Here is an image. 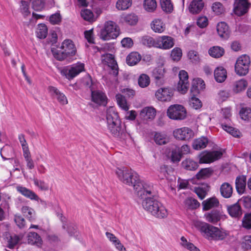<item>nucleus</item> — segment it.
<instances>
[{
	"label": "nucleus",
	"instance_id": "f257e3e1",
	"mask_svg": "<svg viewBox=\"0 0 251 251\" xmlns=\"http://www.w3.org/2000/svg\"><path fill=\"white\" fill-rule=\"evenodd\" d=\"M116 173L122 182L133 187L137 196L143 197L144 192H146L147 194L153 193V185L141 182L138 175L132 170L125 167L117 168Z\"/></svg>",
	"mask_w": 251,
	"mask_h": 251
},
{
	"label": "nucleus",
	"instance_id": "f03ea898",
	"mask_svg": "<svg viewBox=\"0 0 251 251\" xmlns=\"http://www.w3.org/2000/svg\"><path fill=\"white\" fill-rule=\"evenodd\" d=\"M116 173L122 182L133 187L137 196L143 197L144 192H146L147 194L153 193V185L141 182L138 175L132 170L125 167L117 168Z\"/></svg>",
	"mask_w": 251,
	"mask_h": 251
},
{
	"label": "nucleus",
	"instance_id": "7ed1b4c3",
	"mask_svg": "<svg viewBox=\"0 0 251 251\" xmlns=\"http://www.w3.org/2000/svg\"><path fill=\"white\" fill-rule=\"evenodd\" d=\"M194 226L202 237L209 240H222L227 235L225 231L204 222L195 221Z\"/></svg>",
	"mask_w": 251,
	"mask_h": 251
},
{
	"label": "nucleus",
	"instance_id": "20e7f679",
	"mask_svg": "<svg viewBox=\"0 0 251 251\" xmlns=\"http://www.w3.org/2000/svg\"><path fill=\"white\" fill-rule=\"evenodd\" d=\"M106 120L109 132L114 136H119L122 130L121 121L115 107H110L107 109Z\"/></svg>",
	"mask_w": 251,
	"mask_h": 251
},
{
	"label": "nucleus",
	"instance_id": "39448f33",
	"mask_svg": "<svg viewBox=\"0 0 251 251\" xmlns=\"http://www.w3.org/2000/svg\"><path fill=\"white\" fill-rule=\"evenodd\" d=\"M61 50H52L54 57L59 61H62L75 56L77 52L76 48L73 41L70 39L64 40L60 47Z\"/></svg>",
	"mask_w": 251,
	"mask_h": 251
},
{
	"label": "nucleus",
	"instance_id": "423d86ee",
	"mask_svg": "<svg viewBox=\"0 0 251 251\" xmlns=\"http://www.w3.org/2000/svg\"><path fill=\"white\" fill-rule=\"evenodd\" d=\"M119 35V29L116 23L109 21L106 22L99 33L100 38L103 40H109L116 38Z\"/></svg>",
	"mask_w": 251,
	"mask_h": 251
},
{
	"label": "nucleus",
	"instance_id": "0eeeda50",
	"mask_svg": "<svg viewBox=\"0 0 251 251\" xmlns=\"http://www.w3.org/2000/svg\"><path fill=\"white\" fill-rule=\"evenodd\" d=\"M223 118L221 119L220 124L222 128L235 137H239L241 135L240 132L230 126L231 116V108L226 107L222 109Z\"/></svg>",
	"mask_w": 251,
	"mask_h": 251
},
{
	"label": "nucleus",
	"instance_id": "6e6552de",
	"mask_svg": "<svg viewBox=\"0 0 251 251\" xmlns=\"http://www.w3.org/2000/svg\"><path fill=\"white\" fill-rule=\"evenodd\" d=\"M85 71V65L81 62L64 67L61 71L62 75L69 80L73 79Z\"/></svg>",
	"mask_w": 251,
	"mask_h": 251
},
{
	"label": "nucleus",
	"instance_id": "1a4fd4ad",
	"mask_svg": "<svg viewBox=\"0 0 251 251\" xmlns=\"http://www.w3.org/2000/svg\"><path fill=\"white\" fill-rule=\"evenodd\" d=\"M167 115L170 119L180 121L184 120L186 118L187 111L183 105L174 104L168 107Z\"/></svg>",
	"mask_w": 251,
	"mask_h": 251
},
{
	"label": "nucleus",
	"instance_id": "9d476101",
	"mask_svg": "<svg viewBox=\"0 0 251 251\" xmlns=\"http://www.w3.org/2000/svg\"><path fill=\"white\" fill-rule=\"evenodd\" d=\"M251 63L250 57L244 54L240 56L236 60L235 65V71L239 76H245L249 72Z\"/></svg>",
	"mask_w": 251,
	"mask_h": 251
},
{
	"label": "nucleus",
	"instance_id": "9b49d317",
	"mask_svg": "<svg viewBox=\"0 0 251 251\" xmlns=\"http://www.w3.org/2000/svg\"><path fill=\"white\" fill-rule=\"evenodd\" d=\"M223 154L221 150L212 151H204L201 152L199 156V163L200 164H209L220 159Z\"/></svg>",
	"mask_w": 251,
	"mask_h": 251
},
{
	"label": "nucleus",
	"instance_id": "f8f14e48",
	"mask_svg": "<svg viewBox=\"0 0 251 251\" xmlns=\"http://www.w3.org/2000/svg\"><path fill=\"white\" fill-rule=\"evenodd\" d=\"M153 193L152 194H147L144 192V195L143 197L138 196L141 199H143L142 206L143 208L150 213L155 212L153 209H155V204H156L158 201L156 200L154 196L155 195V191L153 188Z\"/></svg>",
	"mask_w": 251,
	"mask_h": 251
},
{
	"label": "nucleus",
	"instance_id": "ddd939ff",
	"mask_svg": "<svg viewBox=\"0 0 251 251\" xmlns=\"http://www.w3.org/2000/svg\"><path fill=\"white\" fill-rule=\"evenodd\" d=\"M174 137L179 140H188L194 136V131L188 127H183L175 129L173 131Z\"/></svg>",
	"mask_w": 251,
	"mask_h": 251
},
{
	"label": "nucleus",
	"instance_id": "4468645a",
	"mask_svg": "<svg viewBox=\"0 0 251 251\" xmlns=\"http://www.w3.org/2000/svg\"><path fill=\"white\" fill-rule=\"evenodd\" d=\"M204 217L207 222L216 224L221 220H225L226 218V216L222 211L216 209L206 213L204 215Z\"/></svg>",
	"mask_w": 251,
	"mask_h": 251
},
{
	"label": "nucleus",
	"instance_id": "2eb2a0df",
	"mask_svg": "<svg viewBox=\"0 0 251 251\" xmlns=\"http://www.w3.org/2000/svg\"><path fill=\"white\" fill-rule=\"evenodd\" d=\"M101 59L102 63L107 65L112 71V74L116 76L118 74V66L113 55L110 53H107L102 55Z\"/></svg>",
	"mask_w": 251,
	"mask_h": 251
},
{
	"label": "nucleus",
	"instance_id": "dca6fc26",
	"mask_svg": "<svg viewBox=\"0 0 251 251\" xmlns=\"http://www.w3.org/2000/svg\"><path fill=\"white\" fill-rule=\"evenodd\" d=\"M179 80L177 86V90L182 94H185L189 88L188 75L184 70H181L179 73Z\"/></svg>",
	"mask_w": 251,
	"mask_h": 251
},
{
	"label": "nucleus",
	"instance_id": "f3484780",
	"mask_svg": "<svg viewBox=\"0 0 251 251\" xmlns=\"http://www.w3.org/2000/svg\"><path fill=\"white\" fill-rule=\"evenodd\" d=\"M174 39L171 36H161L156 38L157 48L169 50L174 45Z\"/></svg>",
	"mask_w": 251,
	"mask_h": 251
},
{
	"label": "nucleus",
	"instance_id": "a211bd4d",
	"mask_svg": "<svg viewBox=\"0 0 251 251\" xmlns=\"http://www.w3.org/2000/svg\"><path fill=\"white\" fill-rule=\"evenodd\" d=\"M249 8V3L247 0H235L234 11L237 16L244 15L248 11Z\"/></svg>",
	"mask_w": 251,
	"mask_h": 251
},
{
	"label": "nucleus",
	"instance_id": "6ab92c4d",
	"mask_svg": "<svg viewBox=\"0 0 251 251\" xmlns=\"http://www.w3.org/2000/svg\"><path fill=\"white\" fill-rule=\"evenodd\" d=\"M173 96V90L169 88H161L157 90L155 97L162 101H170Z\"/></svg>",
	"mask_w": 251,
	"mask_h": 251
},
{
	"label": "nucleus",
	"instance_id": "aec40b11",
	"mask_svg": "<svg viewBox=\"0 0 251 251\" xmlns=\"http://www.w3.org/2000/svg\"><path fill=\"white\" fill-rule=\"evenodd\" d=\"M91 99L92 101L100 105H105L107 103L106 95L100 90L91 91Z\"/></svg>",
	"mask_w": 251,
	"mask_h": 251
},
{
	"label": "nucleus",
	"instance_id": "412c9836",
	"mask_svg": "<svg viewBox=\"0 0 251 251\" xmlns=\"http://www.w3.org/2000/svg\"><path fill=\"white\" fill-rule=\"evenodd\" d=\"M50 95L57 99L58 101L62 105H66L68 103V100L65 95L61 92L57 88L53 86H50L48 88Z\"/></svg>",
	"mask_w": 251,
	"mask_h": 251
},
{
	"label": "nucleus",
	"instance_id": "4be33fe9",
	"mask_svg": "<svg viewBox=\"0 0 251 251\" xmlns=\"http://www.w3.org/2000/svg\"><path fill=\"white\" fill-rule=\"evenodd\" d=\"M248 86V81L245 78H241L233 82L231 89L234 94H239L244 92Z\"/></svg>",
	"mask_w": 251,
	"mask_h": 251
},
{
	"label": "nucleus",
	"instance_id": "5701e85b",
	"mask_svg": "<svg viewBox=\"0 0 251 251\" xmlns=\"http://www.w3.org/2000/svg\"><path fill=\"white\" fill-rule=\"evenodd\" d=\"M165 70L163 68L154 69L152 72V76L157 85H162L165 82Z\"/></svg>",
	"mask_w": 251,
	"mask_h": 251
},
{
	"label": "nucleus",
	"instance_id": "b1692460",
	"mask_svg": "<svg viewBox=\"0 0 251 251\" xmlns=\"http://www.w3.org/2000/svg\"><path fill=\"white\" fill-rule=\"evenodd\" d=\"M156 115V110L152 107H146L140 113V117L144 120H152Z\"/></svg>",
	"mask_w": 251,
	"mask_h": 251
},
{
	"label": "nucleus",
	"instance_id": "393cba45",
	"mask_svg": "<svg viewBox=\"0 0 251 251\" xmlns=\"http://www.w3.org/2000/svg\"><path fill=\"white\" fill-rule=\"evenodd\" d=\"M17 191L27 198L31 200L38 201L39 199V197L32 191L22 186H17L16 187Z\"/></svg>",
	"mask_w": 251,
	"mask_h": 251
},
{
	"label": "nucleus",
	"instance_id": "a878e982",
	"mask_svg": "<svg viewBox=\"0 0 251 251\" xmlns=\"http://www.w3.org/2000/svg\"><path fill=\"white\" fill-rule=\"evenodd\" d=\"M205 88L204 81L200 78H194L192 82L191 91L194 95L198 94L200 91Z\"/></svg>",
	"mask_w": 251,
	"mask_h": 251
},
{
	"label": "nucleus",
	"instance_id": "bb28decb",
	"mask_svg": "<svg viewBox=\"0 0 251 251\" xmlns=\"http://www.w3.org/2000/svg\"><path fill=\"white\" fill-rule=\"evenodd\" d=\"M155 214L153 213H151V214L154 217L158 218H164L167 216L168 211L166 207L159 201L157 202L156 204H155Z\"/></svg>",
	"mask_w": 251,
	"mask_h": 251
},
{
	"label": "nucleus",
	"instance_id": "cd10ccee",
	"mask_svg": "<svg viewBox=\"0 0 251 251\" xmlns=\"http://www.w3.org/2000/svg\"><path fill=\"white\" fill-rule=\"evenodd\" d=\"M204 6V2L202 0H193L189 6V12L193 14L200 13Z\"/></svg>",
	"mask_w": 251,
	"mask_h": 251
},
{
	"label": "nucleus",
	"instance_id": "c85d7f7f",
	"mask_svg": "<svg viewBox=\"0 0 251 251\" xmlns=\"http://www.w3.org/2000/svg\"><path fill=\"white\" fill-rule=\"evenodd\" d=\"M227 210L229 215L232 218H239L242 214L241 207L237 203L227 206Z\"/></svg>",
	"mask_w": 251,
	"mask_h": 251
},
{
	"label": "nucleus",
	"instance_id": "c756f323",
	"mask_svg": "<svg viewBox=\"0 0 251 251\" xmlns=\"http://www.w3.org/2000/svg\"><path fill=\"white\" fill-rule=\"evenodd\" d=\"M217 30L219 35L222 38L227 39L229 36L228 26L225 22H220L217 25Z\"/></svg>",
	"mask_w": 251,
	"mask_h": 251
},
{
	"label": "nucleus",
	"instance_id": "7c9ffc66",
	"mask_svg": "<svg viewBox=\"0 0 251 251\" xmlns=\"http://www.w3.org/2000/svg\"><path fill=\"white\" fill-rule=\"evenodd\" d=\"M220 192L223 197L228 199L232 196L233 188L229 183L224 182L220 186Z\"/></svg>",
	"mask_w": 251,
	"mask_h": 251
},
{
	"label": "nucleus",
	"instance_id": "2f4dec72",
	"mask_svg": "<svg viewBox=\"0 0 251 251\" xmlns=\"http://www.w3.org/2000/svg\"><path fill=\"white\" fill-rule=\"evenodd\" d=\"M154 141L157 145H165L169 142L170 138L165 132H157L154 134Z\"/></svg>",
	"mask_w": 251,
	"mask_h": 251
},
{
	"label": "nucleus",
	"instance_id": "473e14b6",
	"mask_svg": "<svg viewBox=\"0 0 251 251\" xmlns=\"http://www.w3.org/2000/svg\"><path fill=\"white\" fill-rule=\"evenodd\" d=\"M151 28L153 31L157 33H162L166 29L165 24L160 19H155L151 24Z\"/></svg>",
	"mask_w": 251,
	"mask_h": 251
},
{
	"label": "nucleus",
	"instance_id": "72a5a7b5",
	"mask_svg": "<svg viewBox=\"0 0 251 251\" xmlns=\"http://www.w3.org/2000/svg\"><path fill=\"white\" fill-rule=\"evenodd\" d=\"M214 77L218 82H224L227 77L226 70L222 67H217L214 71Z\"/></svg>",
	"mask_w": 251,
	"mask_h": 251
},
{
	"label": "nucleus",
	"instance_id": "f704fd0d",
	"mask_svg": "<svg viewBox=\"0 0 251 251\" xmlns=\"http://www.w3.org/2000/svg\"><path fill=\"white\" fill-rule=\"evenodd\" d=\"M27 242L29 244L40 246L42 244L41 237L36 233L30 232L27 236Z\"/></svg>",
	"mask_w": 251,
	"mask_h": 251
},
{
	"label": "nucleus",
	"instance_id": "c9c22d12",
	"mask_svg": "<svg viewBox=\"0 0 251 251\" xmlns=\"http://www.w3.org/2000/svg\"><path fill=\"white\" fill-rule=\"evenodd\" d=\"M21 212L24 216L29 221L32 222L35 220L36 213L33 208L28 206H23L21 208Z\"/></svg>",
	"mask_w": 251,
	"mask_h": 251
},
{
	"label": "nucleus",
	"instance_id": "e433bc0d",
	"mask_svg": "<svg viewBox=\"0 0 251 251\" xmlns=\"http://www.w3.org/2000/svg\"><path fill=\"white\" fill-rule=\"evenodd\" d=\"M219 204V200L215 197L208 199L202 202L203 209L204 210H208L211 208L218 207Z\"/></svg>",
	"mask_w": 251,
	"mask_h": 251
},
{
	"label": "nucleus",
	"instance_id": "4c0bfd02",
	"mask_svg": "<svg viewBox=\"0 0 251 251\" xmlns=\"http://www.w3.org/2000/svg\"><path fill=\"white\" fill-rule=\"evenodd\" d=\"M236 189L239 194H243L246 186V177L245 176H238L235 180Z\"/></svg>",
	"mask_w": 251,
	"mask_h": 251
},
{
	"label": "nucleus",
	"instance_id": "58836bf2",
	"mask_svg": "<svg viewBox=\"0 0 251 251\" xmlns=\"http://www.w3.org/2000/svg\"><path fill=\"white\" fill-rule=\"evenodd\" d=\"M208 139L202 136L195 139L192 144V147L196 150H200L205 148L208 144Z\"/></svg>",
	"mask_w": 251,
	"mask_h": 251
},
{
	"label": "nucleus",
	"instance_id": "ea45409f",
	"mask_svg": "<svg viewBox=\"0 0 251 251\" xmlns=\"http://www.w3.org/2000/svg\"><path fill=\"white\" fill-rule=\"evenodd\" d=\"M141 59V55L137 52H132L126 57V61L129 66L136 65Z\"/></svg>",
	"mask_w": 251,
	"mask_h": 251
},
{
	"label": "nucleus",
	"instance_id": "a19ab883",
	"mask_svg": "<svg viewBox=\"0 0 251 251\" xmlns=\"http://www.w3.org/2000/svg\"><path fill=\"white\" fill-rule=\"evenodd\" d=\"M116 100L118 106L123 110L127 111L129 109V105L124 96L120 94L116 95Z\"/></svg>",
	"mask_w": 251,
	"mask_h": 251
},
{
	"label": "nucleus",
	"instance_id": "79ce46f5",
	"mask_svg": "<svg viewBox=\"0 0 251 251\" xmlns=\"http://www.w3.org/2000/svg\"><path fill=\"white\" fill-rule=\"evenodd\" d=\"M141 43L144 45L147 46L148 47H154L157 48L156 39H153L152 37L145 36L141 38Z\"/></svg>",
	"mask_w": 251,
	"mask_h": 251
},
{
	"label": "nucleus",
	"instance_id": "37998d69",
	"mask_svg": "<svg viewBox=\"0 0 251 251\" xmlns=\"http://www.w3.org/2000/svg\"><path fill=\"white\" fill-rule=\"evenodd\" d=\"M208 53L209 55L213 57L219 58L224 54V50L220 47L215 46L211 48L209 50Z\"/></svg>",
	"mask_w": 251,
	"mask_h": 251
},
{
	"label": "nucleus",
	"instance_id": "c03bdc74",
	"mask_svg": "<svg viewBox=\"0 0 251 251\" xmlns=\"http://www.w3.org/2000/svg\"><path fill=\"white\" fill-rule=\"evenodd\" d=\"M138 83L141 88L147 87L150 84V78L147 74H142L139 76Z\"/></svg>",
	"mask_w": 251,
	"mask_h": 251
},
{
	"label": "nucleus",
	"instance_id": "a18cd8bd",
	"mask_svg": "<svg viewBox=\"0 0 251 251\" xmlns=\"http://www.w3.org/2000/svg\"><path fill=\"white\" fill-rule=\"evenodd\" d=\"M211 9L213 13L217 15H221L225 12V8L220 2H214L211 6Z\"/></svg>",
	"mask_w": 251,
	"mask_h": 251
},
{
	"label": "nucleus",
	"instance_id": "49530a36",
	"mask_svg": "<svg viewBox=\"0 0 251 251\" xmlns=\"http://www.w3.org/2000/svg\"><path fill=\"white\" fill-rule=\"evenodd\" d=\"M183 166L185 169L189 171H194L198 167L197 162L192 160L191 159H186L182 162Z\"/></svg>",
	"mask_w": 251,
	"mask_h": 251
},
{
	"label": "nucleus",
	"instance_id": "de8ad7c7",
	"mask_svg": "<svg viewBox=\"0 0 251 251\" xmlns=\"http://www.w3.org/2000/svg\"><path fill=\"white\" fill-rule=\"evenodd\" d=\"M47 34L48 28L47 26L43 24L38 25L36 31L37 37L40 39H44L46 37Z\"/></svg>",
	"mask_w": 251,
	"mask_h": 251
},
{
	"label": "nucleus",
	"instance_id": "09e8293b",
	"mask_svg": "<svg viewBox=\"0 0 251 251\" xmlns=\"http://www.w3.org/2000/svg\"><path fill=\"white\" fill-rule=\"evenodd\" d=\"M143 6L148 12L154 11L157 7V3L155 0H144Z\"/></svg>",
	"mask_w": 251,
	"mask_h": 251
},
{
	"label": "nucleus",
	"instance_id": "8fccbe9b",
	"mask_svg": "<svg viewBox=\"0 0 251 251\" xmlns=\"http://www.w3.org/2000/svg\"><path fill=\"white\" fill-rule=\"evenodd\" d=\"M80 15L81 17L86 21L90 22L94 21V14L90 9L84 8L81 10Z\"/></svg>",
	"mask_w": 251,
	"mask_h": 251
},
{
	"label": "nucleus",
	"instance_id": "3c124183",
	"mask_svg": "<svg viewBox=\"0 0 251 251\" xmlns=\"http://www.w3.org/2000/svg\"><path fill=\"white\" fill-rule=\"evenodd\" d=\"M132 4V0H118L116 8L118 10H125L127 9Z\"/></svg>",
	"mask_w": 251,
	"mask_h": 251
},
{
	"label": "nucleus",
	"instance_id": "603ef678",
	"mask_svg": "<svg viewBox=\"0 0 251 251\" xmlns=\"http://www.w3.org/2000/svg\"><path fill=\"white\" fill-rule=\"evenodd\" d=\"M180 240V245L184 248L190 250V251H200V250L195 246L193 244L188 242L187 239L184 236H182L181 237Z\"/></svg>",
	"mask_w": 251,
	"mask_h": 251
},
{
	"label": "nucleus",
	"instance_id": "864d4df0",
	"mask_svg": "<svg viewBox=\"0 0 251 251\" xmlns=\"http://www.w3.org/2000/svg\"><path fill=\"white\" fill-rule=\"evenodd\" d=\"M239 114L242 119L245 121L251 120V108L243 107L240 110Z\"/></svg>",
	"mask_w": 251,
	"mask_h": 251
},
{
	"label": "nucleus",
	"instance_id": "5fc2aeb1",
	"mask_svg": "<svg viewBox=\"0 0 251 251\" xmlns=\"http://www.w3.org/2000/svg\"><path fill=\"white\" fill-rule=\"evenodd\" d=\"M181 157L182 155L179 148L176 147L175 149L172 150L171 154V159L173 162H179Z\"/></svg>",
	"mask_w": 251,
	"mask_h": 251
},
{
	"label": "nucleus",
	"instance_id": "6e6d98bb",
	"mask_svg": "<svg viewBox=\"0 0 251 251\" xmlns=\"http://www.w3.org/2000/svg\"><path fill=\"white\" fill-rule=\"evenodd\" d=\"M160 4L162 10L167 13H171L173 10L171 0H160Z\"/></svg>",
	"mask_w": 251,
	"mask_h": 251
},
{
	"label": "nucleus",
	"instance_id": "4d7b16f0",
	"mask_svg": "<svg viewBox=\"0 0 251 251\" xmlns=\"http://www.w3.org/2000/svg\"><path fill=\"white\" fill-rule=\"evenodd\" d=\"M242 226L247 230L251 229V212L245 214L242 220Z\"/></svg>",
	"mask_w": 251,
	"mask_h": 251
},
{
	"label": "nucleus",
	"instance_id": "13d9d810",
	"mask_svg": "<svg viewBox=\"0 0 251 251\" xmlns=\"http://www.w3.org/2000/svg\"><path fill=\"white\" fill-rule=\"evenodd\" d=\"M34 185L37 187L41 191H46L49 189V185L44 181L34 178L33 179Z\"/></svg>",
	"mask_w": 251,
	"mask_h": 251
},
{
	"label": "nucleus",
	"instance_id": "bf43d9fd",
	"mask_svg": "<svg viewBox=\"0 0 251 251\" xmlns=\"http://www.w3.org/2000/svg\"><path fill=\"white\" fill-rule=\"evenodd\" d=\"M81 84L86 88H90L92 91L93 88V82L91 77L89 75L84 76L81 80Z\"/></svg>",
	"mask_w": 251,
	"mask_h": 251
},
{
	"label": "nucleus",
	"instance_id": "052dcab7",
	"mask_svg": "<svg viewBox=\"0 0 251 251\" xmlns=\"http://www.w3.org/2000/svg\"><path fill=\"white\" fill-rule=\"evenodd\" d=\"M29 9V3L25 1H22L21 4L20 5V10L25 17L30 15V12Z\"/></svg>",
	"mask_w": 251,
	"mask_h": 251
},
{
	"label": "nucleus",
	"instance_id": "680f3d73",
	"mask_svg": "<svg viewBox=\"0 0 251 251\" xmlns=\"http://www.w3.org/2000/svg\"><path fill=\"white\" fill-rule=\"evenodd\" d=\"M212 173V171L209 168L202 169L197 174L198 179H203L209 177Z\"/></svg>",
	"mask_w": 251,
	"mask_h": 251
},
{
	"label": "nucleus",
	"instance_id": "e2e57ef3",
	"mask_svg": "<svg viewBox=\"0 0 251 251\" xmlns=\"http://www.w3.org/2000/svg\"><path fill=\"white\" fill-rule=\"evenodd\" d=\"M18 139L22 147L23 154L30 152L25 135L22 134H20Z\"/></svg>",
	"mask_w": 251,
	"mask_h": 251
},
{
	"label": "nucleus",
	"instance_id": "0e129e2a",
	"mask_svg": "<svg viewBox=\"0 0 251 251\" xmlns=\"http://www.w3.org/2000/svg\"><path fill=\"white\" fill-rule=\"evenodd\" d=\"M182 55V52L181 49L179 48H175L171 52V57L174 61L179 60Z\"/></svg>",
	"mask_w": 251,
	"mask_h": 251
},
{
	"label": "nucleus",
	"instance_id": "69168bd1",
	"mask_svg": "<svg viewBox=\"0 0 251 251\" xmlns=\"http://www.w3.org/2000/svg\"><path fill=\"white\" fill-rule=\"evenodd\" d=\"M124 21L130 25H134L136 24L138 21L137 16L134 14H128L124 18Z\"/></svg>",
	"mask_w": 251,
	"mask_h": 251
},
{
	"label": "nucleus",
	"instance_id": "338daca9",
	"mask_svg": "<svg viewBox=\"0 0 251 251\" xmlns=\"http://www.w3.org/2000/svg\"><path fill=\"white\" fill-rule=\"evenodd\" d=\"M190 105L194 109H198L201 107L202 103L198 98L193 97L190 100Z\"/></svg>",
	"mask_w": 251,
	"mask_h": 251
},
{
	"label": "nucleus",
	"instance_id": "774afa93",
	"mask_svg": "<svg viewBox=\"0 0 251 251\" xmlns=\"http://www.w3.org/2000/svg\"><path fill=\"white\" fill-rule=\"evenodd\" d=\"M242 246L246 250L251 249V235H246L244 237Z\"/></svg>",
	"mask_w": 251,
	"mask_h": 251
}]
</instances>
